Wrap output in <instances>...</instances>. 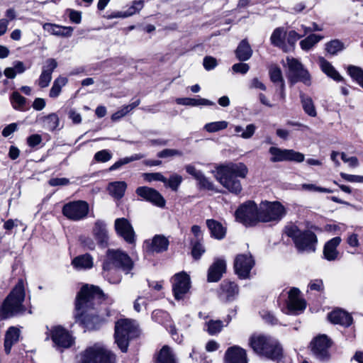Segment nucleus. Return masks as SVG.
<instances>
[{
	"label": "nucleus",
	"mask_w": 363,
	"mask_h": 363,
	"mask_svg": "<svg viewBox=\"0 0 363 363\" xmlns=\"http://www.w3.org/2000/svg\"><path fill=\"white\" fill-rule=\"evenodd\" d=\"M106 299V296L99 286L87 284L82 286L74 302L75 322L89 330L99 329L105 322L104 318L96 312L89 313V311H96Z\"/></svg>",
	"instance_id": "obj_1"
},
{
	"label": "nucleus",
	"mask_w": 363,
	"mask_h": 363,
	"mask_svg": "<svg viewBox=\"0 0 363 363\" xmlns=\"http://www.w3.org/2000/svg\"><path fill=\"white\" fill-rule=\"evenodd\" d=\"M248 173L247 166L242 162L216 167L214 174L216 180L229 192L238 195L242 190L240 179H245Z\"/></svg>",
	"instance_id": "obj_2"
},
{
	"label": "nucleus",
	"mask_w": 363,
	"mask_h": 363,
	"mask_svg": "<svg viewBox=\"0 0 363 363\" xmlns=\"http://www.w3.org/2000/svg\"><path fill=\"white\" fill-rule=\"evenodd\" d=\"M26 298L24 281L18 279L0 306V320H6L26 311L23 302Z\"/></svg>",
	"instance_id": "obj_3"
},
{
	"label": "nucleus",
	"mask_w": 363,
	"mask_h": 363,
	"mask_svg": "<svg viewBox=\"0 0 363 363\" xmlns=\"http://www.w3.org/2000/svg\"><path fill=\"white\" fill-rule=\"evenodd\" d=\"M249 344L258 354L279 362L283 357V350L274 338L264 335H254L250 337Z\"/></svg>",
	"instance_id": "obj_4"
},
{
	"label": "nucleus",
	"mask_w": 363,
	"mask_h": 363,
	"mask_svg": "<svg viewBox=\"0 0 363 363\" xmlns=\"http://www.w3.org/2000/svg\"><path fill=\"white\" fill-rule=\"evenodd\" d=\"M285 233L291 238L298 252H314L318 239L311 230H301L296 225L289 224L285 227Z\"/></svg>",
	"instance_id": "obj_5"
},
{
	"label": "nucleus",
	"mask_w": 363,
	"mask_h": 363,
	"mask_svg": "<svg viewBox=\"0 0 363 363\" xmlns=\"http://www.w3.org/2000/svg\"><path fill=\"white\" fill-rule=\"evenodd\" d=\"M79 363H116V355L98 344L87 347L79 354Z\"/></svg>",
	"instance_id": "obj_6"
},
{
	"label": "nucleus",
	"mask_w": 363,
	"mask_h": 363,
	"mask_svg": "<svg viewBox=\"0 0 363 363\" xmlns=\"http://www.w3.org/2000/svg\"><path fill=\"white\" fill-rule=\"evenodd\" d=\"M135 329L136 327L130 319L121 318L115 322L114 342L121 352H128L130 341L132 339L131 333Z\"/></svg>",
	"instance_id": "obj_7"
},
{
	"label": "nucleus",
	"mask_w": 363,
	"mask_h": 363,
	"mask_svg": "<svg viewBox=\"0 0 363 363\" xmlns=\"http://www.w3.org/2000/svg\"><path fill=\"white\" fill-rule=\"evenodd\" d=\"M107 259L103 262L102 267H115L128 274L133 268L134 263L130 256L121 250L108 249L106 252Z\"/></svg>",
	"instance_id": "obj_8"
},
{
	"label": "nucleus",
	"mask_w": 363,
	"mask_h": 363,
	"mask_svg": "<svg viewBox=\"0 0 363 363\" xmlns=\"http://www.w3.org/2000/svg\"><path fill=\"white\" fill-rule=\"evenodd\" d=\"M237 221L245 226H253L259 220V206L254 201H249L242 204L235 212Z\"/></svg>",
	"instance_id": "obj_9"
},
{
	"label": "nucleus",
	"mask_w": 363,
	"mask_h": 363,
	"mask_svg": "<svg viewBox=\"0 0 363 363\" xmlns=\"http://www.w3.org/2000/svg\"><path fill=\"white\" fill-rule=\"evenodd\" d=\"M286 214L285 208L278 201H264L259 204V220L267 223L279 221Z\"/></svg>",
	"instance_id": "obj_10"
},
{
	"label": "nucleus",
	"mask_w": 363,
	"mask_h": 363,
	"mask_svg": "<svg viewBox=\"0 0 363 363\" xmlns=\"http://www.w3.org/2000/svg\"><path fill=\"white\" fill-rule=\"evenodd\" d=\"M89 211V203L86 201L77 200L65 203L62 209V215L71 220H80L85 218Z\"/></svg>",
	"instance_id": "obj_11"
},
{
	"label": "nucleus",
	"mask_w": 363,
	"mask_h": 363,
	"mask_svg": "<svg viewBox=\"0 0 363 363\" xmlns=\"http://www.w3.org/2000/svg\"><path fill=\"white\" fill-rule=\"evenodd\" d=\"M286 62L289 67L288 79L292 84L298 82H302L306 85L311 84L308 72L297 59L287 57Z\"/></svg>",
	"instance_id": "obj_12"
},
{
	"label": "nucleus",
	"mask_w": 363,
	"mask_h": 363,
	"mask_svg": "<svg viewBox=\"0 0 363 363\" xmlns=\"http://www.w3.org/2000/svg\"><path fill=\"white\" fill-rule=\"evenodd\" d=\"M50 338L57 348L68 349L74 345V337L63 326H53L50 330Z\"/></svg>",
	"instance_id": "obj_13"
},
{
	"label": "nucleus",
	"mask_w": 363,
	"mask_h": 363,
	"mask_svg": "<svg viewBox=\"0 0 363 363\" xmlns=\"http://www.w3.org/2000/svg\"><path fill=\"white\" fill-rule=\"evenodd\" d=\"M269 152L272 155L270 159L272 162H302L304 159V155L294 150L281 149L277 147H271Z\"/></svg>",
	"instance_id": "obj_14"
},
{
	"label": "nucleus",
	"mask_w": 363,
	"mask_h": 363,
	"mask_svg": "<svg viewBox=\"0 0 363 363\" xmlns=\"http://www.w3.org/2000/svg\"><path fill=\"white\" fill-rule=\"evenodd\" d=\"M255 265V260L250 254L238 255L234 260V269L240 279L249 278L251 269Z\"/></svg>",
	"instance_id": "obj_15"
},
{
	"label": "nucleus",
	"mask_w": 363,
	"mask_h": 363,
	"mask_svg": "<svg viewBox=\"0 0 363 363\" xmlns=\"http://www.w3.org/2000/svg\"><path fill=\"white\" fill-rule=\"evenodd\" d=\"M169 245L168 238L164 235H155L151 240H146L143 249L147 254H160L167 251Z\"/></svg>",
	"instance_id": "obj_16"
},
{
	"label": "nucleus",
	"mask_w": 363,
	"mask_h": 363,
	"mask_svg": "<svg viewBox=\"0 0 363 363\" xmlns=\"http://www.w3.org/2000/svg\"><path fill=\"white\" fill-rule=\"evenodd\" d=\"M172 290L177 300L183 299L191 286L190 277L184 272L176 274L173 278Z\"/></svg>",
	"instance_id": "obj_17"
},
{
	"label": "nucleus",
	"mask_w": 363,
	"mask_h": 363,
	"mask_svg": "<svg viewBox=\"0 0 363 363\" xmlns=\"http://www.w3.org/2000/svg\"><path fill=\"white\" fill-rule=\"evenodd\" d=\"M330 346L331 341L325 335H318L311 342L313 353L318 359L323 361L329 359L328 350Z\"/></svg>",
	"instance_id": "obj_18"
},
{
	"label": "nucleus",
	"mask_w": 363,
	"mask_h": 363,
	"mask_svg": "<svg viewBox=\"0 0 363 363\" xmlns=\"http://www.w3.org/2000/svg\"><path fill=\"white\" fill-rule=\"evenodd\" d=\"M138 196L159 208H164L165 206V199L162 194L155 189L147 186L138 187Z\"/></svg>",
	"instance_id": "obj_19"
},
{
	"label": "nucleus",
	"mask_w": 363,
	"mask_h": 363,
	"mask_svg": "<svg viewBox=\"0 0 363 363\" xmlns=\"http://www.w3.org/2000/svg\"><path fill=\"white\" fill-rule=\"evenodd\" d=\"M300 291L297 288H293L289 291V300L287 302V313L298 315L306 308V304L303 298L299 296Z\"/></svg>",
	"instance_id": "obj_20"
},
{
	"label": "nucleus",
	"mask_w": 363,
	"mask_h": 363,
	"mask_svg": "<svg viewBox=\"0 0 363 363\" xmlns=\"http://www.w3.org/2000/svg\"><path fill=\"white\" fill-rule=\"evenodd\" d=\"M114 228L117 235L123 238L127 242L133 243L134 242L135 232L127 218H120L116 219Z\"/></svg>",
	"instance_id": "obj_21"
},
{
	"label": "nucleus",
	"mask_w": 363,
	"mask_h": 363,
	"mask_svg": "<svg viewBox=\"0 0 363 363\" xmlns=\"http://www.w3.org/2000/svg\"><path fill=\"white\" fill-rule=\"evenodd\" d=\"M226 271V262L223 259L216 258L208 270L207 280L208 282H217Z\"/></svg>",
	"instance_id": "obj_22"
},
{
	"label": "nucleus",
	"mask_w": 363,
	"mask_h": 363,
	"mask_svg": "<svg viewBox=\"0 0 363 363\" xmlns=\"http://www.w3.org/2000/svg\"><path fill=\"white\" fill-rule=\"evenodd\" d=\"M239 288L237 284L230 280H224L220 285L219 297L224 301H232L238 295Z\"/></svg>",
	"instance_id": "obj_23"
},
{
	"label": "nucleus",
	"mask_w": 363,
	"mask_h": 363,
	"mask_svg": "<svg viewBox=\"0 0 363 363\" xmlns=\"http://www.w3.org/2000/svg\"><path fill=\"white\" fill-rule=\"evenodd\" d=\"M225 363H247L246 351L239 346L229 347L225 354Z\"/></svg>",
	"instance_id": "obj_24"
},
{
	"label": "nucleus",
	"mask_w": 363,
	"mask_h": 363,
	"mask_svg": "<svg viewBox=\"0 0 363 363\" xmlns=\"http://www.w3.org/2000/svg\"><path fill=\"white\" fill-rule=\"evenodd\" d=\"M43 28L50 35L60 38H69L74 31V28L72 26H64L51 23H45Z\"/></svg>",
	"instance_id": "obj_25"
},
{
	"label": "nucleus",
	"mask_w": 363,
	"mask_h": 363,
	"mask_svg": "<svg viewBox=\"0 0 363 363\" xmlns=\"http://www.w3.org/2000/svg\"><path fill=\"white\" fill-rule=\"evenodd\" d=\"M342 239L340 237H335L328 240L323 247V256L328 261H334L337 259L339 252L337 250V246L340 244Z\"/></svg>",
	"instance_id": "obj_26"
},
{
	"label": "nucleus",
	"mask_w": 363,
	"mask_h": 363,
	"mask_svg": "<svg viewBox=\"0 0 363 363\" xmlns=\"http://www.w3.org/2000/svg\"><path fill=\"white\" fill-rule=\"evenodd\" d=\"M329 320L333 324H338L344 327H349L352 323V316L346 311L337 309L328 314Z\"/></svg>",
	"instance_id": "obj_27"
},
{
	"label": "nucleus",
	"mask_w": 363,
	"mask_h": 363,
	"mask_svg": "<svg viewBox=\"0 0 363 363\" xmlns=\"http://www.w3.org/2000/svg\"><path fill=\"white\" fill-rule=\"evenodd\" d=\"M206 224L211 238L218 240L225 238L227 229L221 223L214 219H207Z\"/></svg>",
	"instance_id": "obj_28"
},
{
	"label": "nucleus",
	"mask_w": 363,
	"mask_h": 363,
	"mask_svg": "<svg viewBox=\"0 0 363 363\" xmlns=\"http://www.w3.org/2000/svg\"><path fill=\"white\" fill-rule=\"evenodd\" d=\"M20 330L14 326L8 328L4 337V351L6 354H10L12 346L19 340Z\"/></svg>",
	"instance_id": "obj_29"
},
{
	"label": "nucleus",
	"mask_w": 363,
	"mask_h": 363,
	"mask_svg": "<svg viewBox=\"0 0 363 363\" xmlns=\"http://www.w3.org/2000/svg\"><path fill=\"white\" fill-rule=\"evenodd\" d=\"M93 235L99 245L107 244L108 236L106 225L104 221L98 220L95 222L93 228Z\"/></svg>",
	"instance_id": "obj_30"
},
{
	"label": "nucleus",
	"mask_w": 363,
	"mask_h": 363,
	"mask_svg": "<svg viewBox=\"0 0 363 363\" xmlns=\"http://www.w3.org/2000/svg\"><path fill=\"white\" fill-rule=\"evenodd\" d=\"M318 64L321 70L329 77L336 82H341L343 80L342 77L339 74V72L335 69L331 63L324 57H320L318 58Z\"/></svg>",
	"instance_id": "obj_31"
},
{
	"label": "nucleus",
	"mask_w": 363,
	"mask_h": 363,
	"mask_svg": "<svg viewBox=\"0 0 363 363\" xmlns=\"http://www.w3.org/2000/svg\"><path fill=\"white\" fill-rule=\"evenodd\" d=\"M286 31L283 27H279L274 30L271 37L270 42L272 45L286 51V45L285 44V38Z\"/></svg>",
	"instance_id": "obj_32"
},
{
	"label": "nucleus",
	"mask_w": 363,
	"mask_h": 363,
	"mask_svg": "<svg viewBox=\"0 0 363 363\" xmlns=\"http://www.w3.org/2000/svg\"><path fill=\"white\" fill-rule=\"evenodd\" d=\"M72 264L75 269H91L93 267V258L89 253L75 257L72 260Z\"/></svg>",
	"instance_id": "obj_33"
},
{
	"label": "nucleus",
	"mask_w": 363,
	"mask_h": 363,
	"mask_svg": "<svg viewBox=\"0 0 363 363\" xmlns=\"http://www.w3.org/2000/svg\"><path fill=\"white\" fill-rule=\"evenodd\" d=\"M252 55V50L246 39L242 40L235 50L236 57L240 61L248 60Z\"/></svg>",
	"instance_id": "obj_34"
},
{
	"label": "nucleus",
	"mask_w": 363,
	"mask_h": 363,
	"mask_svg": "<svg viewBox=\"0 0 363 363\" xmlns=\"http://www.w3.org/2000/svg\"><path fill=\"white\" fill-rule=\"evenodd\" d=\"M176 102L177 104L183 105V106H214L215 103L206 99L198 98V99H192V98H178L176 99Z\"/></svg>",
	"instance_id": "obj_35"
},
{
	"label": "nucleus",
	"mask_w": 363,
	"mask_h": 363,
	"mask_svg": "<svg viewBox=\"0 0 363 363\" xmlns=\"http://www.w3.org/2000/svg\"><path fill=\"white\" fill-rule=\"evenodd\" d=\"M11 104L13 109L20 111H26L27 99L23 96L18 91H14L9 97Z\"/></svg>",
	"instance_id": "obj_36"
},
{
	"label": "nucleus",
	"mask_w": 363,
	"mask_h": 363,
	"mask_svg": "<svg viewBox=\"0 0 363 363\" xmlns=\"http://www.w3.org/2000/svg\"><path fill=\"white\" fill-rule=\"evenodd\" d=\"M126 187L125 182H113L109 183L108 190L114 198L120 199L124 196Z\"/></svg>",
	"instance_id": "obj_37"
},
{
	"label": "nucleus",
	"mask_w": 363,
	"mask_h": 363,
	"mask_svg": "<svg viewBox=\"0 0 363 363\" xmlns=\"http://www.w3.org/2000/svg\"><path fill=\"white\" fill-rule=\"evenodd\" d=\"M68 82V79L66 77L59 76L57 77L52 84V86L49 91V96L55 99L60 96L62 88L65 86Z\"/></svg>",
	"instance_id": "obj_38"
},
{
	"label": "nucleus",
	"mask_w": 363,
	"mask_h": 363,
	"mask_svg": "<svg viewBox=\"0 0 363 363\" xmlns=\"http://www.w3.org/2000/svg\"><path fill=\"white\" fill-rule=\"evenodd\" d=\"M157 363H177L174 354L167 345L162 347L157 357Z\"/></svg>",
	"instance_id": "obj_39"
},
{
	"label": "nucleus",
	"mask_w": 363,
	"mask_h": 363,
	"mask_svg": "<svg viewBox=\"0 0 363 363\" xmlns=\"http://www.w3.org/2000/svg\"><path fill=\"white\" fill-rule=\"evenodd\" d=\"M102 276L111 284H118L121 279L118 270L111 267H102Z\"/></svg>",
	"instance_id": "obj_40"
},
{
	"label": "nucleus",
	"mask_w": 363,
	"mask_h": 363,
	"mask_svg": "<svg viewBox=\"0 0 363 363\" xmlns=\"http://www.w3.org/2000/svg\"><path fill=\"white\" fill-rule=\"evenodd\" d=\"M323 38V35L311 34L300 42V46L302 50L308 51Z\"/></svg>",
	"instance_id": "obj_41"
},
{
	"label": "nucleus",
	"mask_w": 363,
	"mask_h": 363,
	"mask_svg": "<svg viewBox=\"0 0 363 363\" xmlns=\"http://www.w3.org/2000/svg\"><path fill=\"white\" fill-rule=\"evenodd\" d=\"M300 97L305 113L311 117L316 116L317 112L312 99L302 94H301Z\"/></svg>",
	"instance_id": "obj_42"
},
{
	"label": "nucleus",
	"mask_w": 363,
	"mask_h": 363,
	"mask_svg": "<svg viewBox=\"0 0 363 363\" xmlns=\"http://www.w3.org/2000/svg\"><path fill=\"white\" fill-rule=\"evenodd\" d=\"M347 73L363 89V69L357 66L349 65Z\"/></svg>",
	"instance_id": "obj_43"
},
{
	"label": "nucleus",
	"mask_w": 363,
	"mask_h": 363,
	"mask_svg": "<svg viewBox=\"0 0 363 363\" xmlns=\"http://www.w3.org/2000/svg\"><path fill=\"white\" fill-rule=\"evenodd\" d=\"M345 48V44L338 39L332 40L325 44V50L331 55H336Z\"/></svg>",
	"instance_id": "obj_44"
},
{
	"label": "nucleus",
	"mask_w": 363,
	"mask_h": 363,
	"mask_svg": "<svg viewBox=\"0 0 363 363\" xmlns=\"http://www.w3.org/2000/svg\"><path fill=\"white\" fill-rule=\"evenodd\" d=\"M136 13V0L132 1V5L125 11H113L108 14V19H113L116 18H127L133 16Z\"/></svg>",
	"instance_id": "obj_45"
},
{
	"label": "nucleus",
	"mask_w": 363,
	"mask_h": 363,
	"mask_svg": "<svg viewBox=\"0 0 363 363\" xmlns=\"http://www.w3.org/2000/svg\"><path fill=\"white\" fill-rule=\"evenodd\" d=\"M183 181L181 175L174 173L170 175L169 179L165 177V182H163L164 186L171 189L173 191H177L179 186Z\"/></svg>",
	"instance_id": "obj_46"
},
{
	"label": "nucleus",
	"mask_w": 363,
	"mask_h": 363,
	"mask_svg": "<svg viewBox=\"0 0 363 363\" xmlns=\"http://www.w3.org/2000/svg\"><path fill=\"white\" fill-rule=\"evenodd\" d=\"M223 328V324L221 320H211L208 322L206 323L205 329L209 335H215L219 333Z\"/></svg>",
	"instance_id": "obj_47"
},
{
	"label": "nucleus",
	"mask_w": 363,
	"mask_h": 363,
	"mask_svg": "<svg viewBox=\"0 0 363 363\" xmlns=\"http://www.w3.org/2000/svg\"><path fill=\"white\" fill-rule=\"evenodd\" d=\"M269 74L270 79L273 83L279 84V85L281 84V83H284L282 72L279 67L276 65L272 66L269 68Z\"/></svg>",
	"instance_id": "obj_48"
},
{
	"label": "nucleus",
	"mask_w": 363,
	"mask_h": 363,
	"mask_svg": "<svg viewBox=\"0 0 363 363\" xmlns=\"http://www.w3.org/2000/svg\"><path fill=\"white\" fill-rule=\"evenodd\" d=\"M228 123L225 121L211 122L204 125V129L208 133H215L225 129Z\"/></svg>",
	"instance_id": "obj_49"
},
{
	"label": "nucleus",
	"mask_w": 363,
	"mask_h": 363,
	"mask_svg": "<svg viewBox=\"0 0 363 363\" xmlns=\"http://www.w3.org/2000/svg\"><path fill=\"white\" fill-rule=\"evenodd\" d=\"M43 121L48 123L49 129L52 131L57 129L60 124L59 117L55 113H51L45 116L43 118Z\"/></svg>",
	"instance_id": "obj_50"
},
{
	"label": "nucleus",
	"mask_w": 363,
	"mask_h": 363,
	"mask_svg": "<svg viewBox=\"0 0 363 363\" xmlns=\"http://www.w3.org/2000/svg\"><path fill=\"white\" fill-rule=\"evenodd\" d=\"M157 156L160 158H168V157H182L183 156V152L177 149H164L162 151H160Z\"/></svg>",
	"instance_id": "obj_51"
},
{
	"label": "nucleus",
	"mask_w": 363,
	"mask_h": 363,
	"mask_svg": "<svg viewBox=\"0 0 363 363\" xmlns=\"http://www.w3.org/2000/svg\"><path fill=\"white\" fill-rule=\"evenodd\" d=\"M57 62L54 58H48L45 60L43 66L42 71L52 76L54 70L57 67Z\"/></svg>",
	"instance_id": "obj_52"
},
{
	"label": "nucleus",
	"mask_w": 363,
	"mask_h": 363,
	"mask_svg": "<svg viewBox=\"0 0 363 363\" xmlns=\"http://www.w3.org/2000/svg\"><path fill=\"white\" fill-rule=\"evenodd\" d=\"M66 13L68 15L69 21L75 24H79L82 22V12L72 9H67Z\"/></svg>",
	"instance_id": "obj_53"
},
{
	"label": "nucleus",
	"mask_w": 363,
	"mask_h": 363,
	"mask_svg": "<svg viewBox=\"0 0 363 363\" xmlns=\"http://www.w3.org/2000/svg\"><path fill=\"white\" fill-rule=\"evenodd\" d=\"M142 177L145 181L148 182H151L152 181H160L163 183V182H165V177H164L160 172L143 173L142 174Z\"/></svg>",
	"instance_id": "obj_54"
},
{
	"label": "nucleus",
	"mask_w": 363,
	"mask_h": 363,
	"mask_svg": "<svg viewBox=\"0 0 363 363\" xmlns=\"http://www.w3.org/2000/svg\"><path fill=\"white\" fill-rule=\"evenodd\" d=\"M301 188H302V189L308 191H318V192H321V193H332V192H333V191L330 189L318 186L313 184H303L301 185Z\"/></svg>",
	"instance_id": "obj_55"
},
{
	"label": "nucleus",
	"mask_w": 363,
	"mask_h": 363,
	"mask_svg": "<svg viewBox=\"0 0 363 363\" xmlns=\"http://www.w3.org/2000/svg\"><path fill=\"white\" fill-rule=\"evenodd\" d=\"M111 153L108 150L98 151L94 155V160L99 162H106L111 160Z\"/></svg>",
	"instance_id": "obj_56"
},
{
	"label": "nucleus",
	"mask_w": 363,
	"mask_h": 363,
	"mask_svg": "<svg viewBox=\"0 0 363 363\" xmlns=\"http://www.w3.org/2000/svg\"><path fill=\"white\" fill-rule=\"evenodd\" d=\"M196 180L198 181L201 188L208 190H214V184L203 174H202Z\"/></svg>",
	"instance_id": "obj_57"
},
{
	"label": "nucleus",
	"mask_w": 363,
	"mask_h": 363,
	"mask_svg": "<svg viewBox=\"0 0 363 363\" xmlns=\"http://www.w3.org/2000/svg\"><path fill=\"white\" fill-rule=\"evenodd\" d=\"M205 248L203 245L199 241L196 242L192 247L191 255L195 259H199L204 253Z\"/></svg>",
	"instance_id": "obj_58"
},
{
	"label": "nucleus",
	"mask_w": 363,
	"mask_h": 363,
	"mask_svg": "<svg viewBox=\"0 0 363 363\" xmlns=\"http://www.w3.org/2000/svg\"><path fill=\"white\" fill-rule=\"evenodd\" d=\"M51 80L52 76L42 71L38 81V84L40 88L44 89L49 86Z\"/></svg>",
	"instance_id": "obj_59"
},
{
	"label": "nucleus",
	"mask_w": 363,
	"mask_h": 363,
	"mask_svg": "<svg viewBox=\"0 0 363 363\" xmlns=\"http://www.w3.org/2000/svg\"><path fill=\"white\" fill-rule=\"evenodd\" d=\"M135 160H136V155H135V156L133 155L130 157H124L123 159H120L119 160L116 162L113 165H111L109 167V170L114 171V170L120 168L123 165L129 163L130 162L133 161Z\"/></svg>",
	"instance_id": "obj_60"
},
{
	"label": "nucleus",
	"mask_w": 363,
	"mask_h": 363,
	"mask_svg": "<svg viewBox=\"0 0 363 363\" xmlns=\"http://www.w3.org/2000/svg\"><path fill=\"white\" fill-rule=\"evenodd\" d=\"M26 140L28 145L33 148L40 144L42 142V137L39 134H32L27 138Z\"/></svg>",
	"instance_id": "obj_61"
},
{
	"label": "nucleus",
	"mask_w": 363,
	"mask_h": 363,
	"mask_svg": "<svg viewBox=\"0 0 363 363\" xmlns=\"http://www.w3.org/2000/svg\"><path fill=\"white\" fill-rule=\"evenodd\" d=\"M255 130L256 126L254 124H249L243 129V132L239 136L244 139L251 138L255 134Z\"/></svg>",
	"instance_id": "obj_62"
},
{
	"label": "nucleus",
	"mask_w": 363,
	"mask_h": 363,
	"mask_svg": "<svg viewBox=\"0 0 363 363\" xmlns=\"http://www.w3.org/2000/svg\"><path fill=\"white\" fill-rule=\"evenodd\" d=\"M286 37L288 43L290 45L294 46V45L296 44L297 40H299L301 38H302L303 35H299L297 32L292 30L289 31L288 33L286 32Z\"/></svg>",
	"instance_id": "obj_63"
},
{
	"label": "nucleus",
	"mask_w": 363,
	"mask_h": 363,
	"mask_svg": "<svg viewBox=\"0 0 363 363\" xmlns=\"http://www.w3.org/2000/svg\"><path fill=\"white\" fill-rule=\"evenodd\" d=\"M68 118L70 119L73 124L78 125L82 123L81 114L77 113L75 109L70 108L67 112Z\"/></svg>",
	"instance_id": "obj_64"
}]
</instances>
